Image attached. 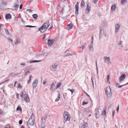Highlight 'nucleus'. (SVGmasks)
I'll list each match as a JSON object with an SVG mask.
<instances>
[{
	"label": "nucleus",
	"mask_w": 128,
	"mask_h": 128,
	"mask_svg": "<svg viewBox=\"0 0 128 128\" xmlns=\"http://www.w3.org/2000/svg\"><path fill=\"white\" fill-rule=\"evenodd\" d=\"M26 11H29L30 12H32V10L31 9H28L26 10Z\"/></svg>",
	"instance_id": "obj_55"
},
{
	"label": "nucleus",
	"mask_w": 128,
	"mask_h": 128,
	"mask_svg": "<svg viewBox=\"0 0 128 128\" xmlns=\"http://www.w3.org/2000/svg\"><path fill=\"white\" fill-rule=\"evenodd\" d=\"M58 66V65L57 63H54L50 68L51 70L54 72L56 70Z\"/></svg>",
	"instance_id": "obj_6"
},
{
	"label": "nucleus",
	"mask_w": 128,
	"mask_h": 128,
	"mask_svg": "<svg viewBox=\"0 0 128 128\" xmlns=\"http://www.w3.org/2000/svg\"><path fill=\"white\" fill-rule=\"evenodd\" d=\"M26 26V27H31V28H34V27H35V26H29V25H27V26Z\"/></svg>",
	"instance_id": "obj_42"
},
{
	"label": "nucleus",
	"mask_w": 128,
	"mask_h": 128,
	"mask_svg": "<svg viewBox=\"0 0 128 128\" xmlns=\"http://www.w3.org/2000/svg\"><path fill=\"white\" fill-rule=\"evenodd\" d=\"M104 62L107 63L108 65H110L111 63L110 60V57H107L106 56H104L103 58Z\"/></svg>",
	"instance_id": "obj_5"
},
{
	"label": "nucleus",
	"mask_w": 128,
	"mask_h": 128,
	"mask_svg": "<svg viewBox=\"0 0 128 128\" xmlns=\"http://www.w3.org/2000/svg\"><path fill=\"white\" fill-rule=\"evenodd\" d=\"M22 6H23L22 4H21L20 5V8H19L20 9H22Z\"/></svg>",
	"instance_id": "obj_49"
},
{
	"label": "nucleus",
	"mask_w": 128,
	"mask_h": 128,
	"mask_svg": "<svg viewBox=\"0 0 128 128\" xmlns=\"http://www.w3.org/2000/svg\"><path fill=\"white\" fill-rule=\"evenodd\" d=\"M34 116L32 114L28 120V124L30 126H33L34 125Z\"/></svg>",
	"instance_id": "obj_3"
},
{
	"label": "nucleus",
	"mask_w": 128,
	"mask_h": 128,
	"mask_svg": "<svg viewBox=\"0 0 128 128\" xmlns=\"http://www.w3.org/2000/svg\"><path fill=\"white\" fill-rule=\"evenodd\" d=\"M62 84L61 82H59L57 84L56 86V88L58 89L59 87H60L62 85Z\"/></svg>",
	"instance_id": "obj_26"
},
{
	"label": "nucleus",
	"mask_w": 128,
	"mask_h": 128,
	"mask_svg": "<svg viewBox=\"0 0 128 128\" xmlns=\"http://www.w3.org/2000/svg\"><path fill=\"white\" fill-rule=\"evenodd\" d=\"M20 64L21 65L25 66L26 65V64L24 62L22 63H20Z\"/></svg>",
	"instance_id": "obj_51"
},
{
	"label": "nucleus",
	"mask_w": 128,
	"mask_h": 128,
	"mask_svg": "<svg viewBox=\"0 0 128 128\" xmlns=\"http://www.w3.org/2000/svg\"><path fill=\"white\" fill-rule=\"evenodd\" d=\"M20 40L19 38H16V41L15 43V44H18L20 43Z\"/></svg>",
	"instance_id": "obj_18"
},
{
	"label": "nucleus",
	"mask_w": 128,
	"mask_h": 128,
	"mask_svg": "<svg viewBox=\"0 0 128 128\" xmlns=\"http://www.w3.org/2000/svg\"><path fill=\"white\" fill-rule=\"evenodd\" d=\"M31 81V80L29 79V80L27 82L28 83H30V82Z\"/></svg>",
	"instance_id": "obj_58"
},
{
	"label": "nucleus",
	"mask_w": 128,
	"mask_h": 128,
	"mask_svg": "<svg viewBox=\"0 0 128 128\" xmlns=\"http://www.w3.org/2000/svg\"><path fill=\"white\" fill-rule=\"evenodd\" d=\"M18 88H21L22 87V86L20 85L19 83H18L17 84Z\"/></svg>",
	"instance_id": "obj_33"
},
{
	"label": "nucleus",
	"mask_w": 128,
	"mask_h": 128,
	"mask_svg": "<svg viewBox=\"0 0 128 128\" xmlns=\"http://www.w3.org/2000/svg\"><path fill=\"white\" fill-rule=\"evenodd\" d=\"M46 80H44L43 81V84H45L46 83Z\"/></svg>",
	"instance_id": "obj_53"
},
{
	"label": "nucleus",
	"mask_w": 128,
	"mask_h": 128,
	"mask_svg": "<svg viewBox=\"0 0 128 128\" xmlns=\"http://www.w3.org/2000/svg\"><path fill=\"white\" fill-rule=\"evenodd\" d=\"M64 117L65 122L67 120H69L70 119V114L67 112H64Z\"/></svg>",
	"instance_id": "obj_4"
},
{
	"label": "nucleus",
	"mask_w": 128,
	"mask_h": 128,
	"mask_svg": "<svg viewBox=\"0 0 128 128\" xmlns=\"http://www.w3.org/2000/svg\"><path fill=\"white\" fill-rule=\"evenodd\" d=\"M32 77V76L31 75L30 76H29V79L31 80Z\"/></svg>",
	"instance_id": "obj_59"
},
{
	"label": "nucleus",
	"mask_w": 128,
	"mask_h": 128,
	"mask_svg": "<svg viewBox=\"0 0 128 128\" xmlns=\"http://www.w3.org/2000/svg\"><path fill=\"white\" fill-rule=\"evenodd\" d=\"M46 125L45 123L43 122H42L41 123V126L42 128H44L45 127Z\"/></svg>",
	"instance_id": "obj_24"
},
{
	"label": "nucleus",
	"mask_w": 128,
	"mask_h": 128,
	"mask_svg": "<svg viewBox=\"0 0 128 128\" xmlns=\"http://www.w3.org/2000/svg\"><path fill=\"white\" fill-rule=\"evenodd\" d=\"M115 113V111L114 110H113L112 111V116H114Z\"/></svg>",
	"instance_id": "obj_50"
},
{
	"label": "nucleus",
	"mask_w": 128,
	"mask_h": 128,
	"mask_svg": "<svg viewBox=\"0 0 128 128\" xmlns=\"http://www.w3.org/2000/svg\"><path fill=\"white\" fill-rule=\"evenodd\" d=\"M98 109L95 114L96 117V118H98L100 116L99 112V111H98Z\"/></svg>",
	"instance_id": "obj_17"
},
{
	"label": "nucleus",
	"mask_w": 128,
	"mask_h": 128,
	"mask_svg": "<svg viewBox=\"0 0 128 128\" xmlns=\"http://www.w3.org/2000/svg\"><path fill=\"white\" fill-rule=\"evenodd\" d=\"M81 6L82 8L84 7L85 5V3L84 1H82L81 2Z\"/></svg>",
	"instance_id": "obj_27"
},
{
	"label": "nucleus",
	"mask_w": 128,
	"mask_h": 128,
	"mask_svg": "<svg viewBox=\"0 0 128 128\" xmlns=\"http://www.w3.org/2000/svg\"><path fill=\"white\" fill-rule=\"evenodd\" d=\"M116 8V4H113L111 7V10L112 12L114 11Z\"/></svg>",
	"instance_id": "obj_13"
},
{
	"label": "nucleus",
	"mask_w": 128,
	"mask_h": 128,
	"mask_svg": "<svg viewBox=\"0 0 128 128\" xmlns=\"http://www.w3.org/2000/svg\"><path fill=\"white\" fill-rule=\"evenodd\" d=\"M30 73V72L28 71L24 75L25 76H27L28 74H29Z\"/></svg>",
	"instance_id": "obj_44"
},
{
	"label": "nucleus",
	"mask_w": 128,
	"mask_h": 128,
	"mask_svg": "<svg viewBox=\"0 0 128 128\" xmlns=\"http://www.w3.org/2000/svg\"><path fill=\"white\" fill-rule=\"evenodd\" d=\"M68 90L70 91L72 93V94L74 92V89L71 90L70 88L68 89Z\"/></svg>",
	"instance_id": "obj_34"
},
{
	"label": "nucleus",
	"mask_w": 128,
	"mask_h": 128,
	"mask_svg": "<svg viewBox=\"0 0 128 128\" xmlns=\"http://www.w3.org/2000/svg\"><path fill=\"white\" fill-rule=\"evenodd\" d=\"M98 1V0H93V2L94 3L96 4Z\"/></svg>",
	"instance_id": "obj_41"
},
{
	"label": "nucleus",
	"mask_w": 128,
	"mask_h": 128,
	"mask_svg": "<svg viewBox=\"0 0 128 128\" xmlns=\"http://www.w3.org/2000/svg\"><path fill=\"white\" fill-rule=\"evenodd\" d=\"M119 84H116V86L117 87H118L119 86Z\"/></svg>",
	"instance_id": "obj_60"
},
{
	"label": "nucleus",
	"mask_w": 128,
	"mask_h": 128,
	"mask_svg": "<svg viewBox=\"0 0 128 128\" xmlns=\"http://www.w3.org/2000/svg\"><path fill=\"white\" fill-rule=\"evenodd\" d=\"M17 110H19L22 111V109L20 106H18L17 108Z\"/></svg>",
	"instance_id": "obj_35"
},
{
	"label": "nucleus",
	"mask_w": 128,
	"mask_h": 128,
	"mask_svg": "<svg viewBox=\"0 0 128 128\" xmlns=\"http://www.w3.org/2000/svg\"><path fill=\"white\" fill-rule=\"evenodd\" d=\"M41 61V60H34V61L30 60V63H32L33 62H39Z\"/></svg>",
	"instance_id": "obj_29"
},
{
	"label": "nucleus",
	"mask_w": 128,
	"mask_h": 128,
	"mask_svg": "<svg viewBox=\"0 0 128 128\" xmlns=\"http://www.w3.org/2000/svg\"><path fill=\"white\" fill-rule=\"evenodd\" d=\"M8 41L9 42H10L11 43H12L13 41L12 39L10 38H8Z\"/></svg>",
	"instance_id": "obj_39"
},
{
	"label": "nucleus",
	"mask_w": 128,
	"mask_h": 128,
	"mask_svg": "<svg viewBox=\"0 0 128 128\" xmlns=\"http://www.w3.org/2000/svg\"><path fill=\"white\" fill-rule=\"evenodd\" d=\"M88 124L87 123H85L84 124L82 125V128H86L88 127Z\"/></svg>",
	"instance_id": "obj_21"
},
{
	"label": "nucleus",
	"mask_w": 128,
	"mask_h": 128,
	"mask_svg": "<svg viewBox=\"0 0 128 128\" xmlns=\"http://www.w3.org/2000/svg\"><path fill=\"white\" fill-rule=\"evenodd\" d=\"M102 34H103V32H102V30L101 29L100 30V38H101L102 36Z\"/></svg>",
	"instance_id": "obj_31"
},
{
	"label": "nucleus",
	"mask_w": 128,
	"mask_h": 128,
	"mask_svg": "<svg viewBox=\"0 0 128 128\" xmlns=\"http://www.w3.org/2000/svg\"><path fill=\"white\" fill-rule=\"evenodd\" d=\"M73 55L72 54H71L70 53H68L66 54V55H65V56H72Z\"/></svg>",
	"instance_id": "obj_38"
},
{
	"label": "nucleus",
	"mask_w": 128,
	"mask_h": 128,
	"mask_svg": "<svg viewBox=\"0 0 128 128\" xmlns=\"http://www.w3.org/2000/svg\"><path fill=\"white\" fill-rule=\"evenodd\" d=\"M11 15L10 14H6L5 16V18L7 20L11 19Z\"/></svg>",
	"instance_id": "obj_15"
},
{
	"label": "nucleus",
	"mask_w": 128,
	"mask_h": 128,
	"mask_svg": "<svg viewBox=\"0 0 128 128\" xmlns=\"http://www.w3.org/2000/svg\"><path fill=\"white\" fill-rule=\"evenodd\" d=\"M126 0H121V3L122 5L124 4L125 2H126Z\"/></svg>",
	"instance_id": "obj_28"
},
{
	"label": "nucleus",
	"mask_w": 128,
	"mask_h": 128,
	"mask_svg": "<svg viewBox=\"0 0 128 128\" xmlns=\"http://www.w3.org/2000/svg\"><path fill=\"white\" fill-rule=\"evenodd\" d=\"M32 17L34 18H37L38 16L36 14H34L32 15Z\"/></svg>",
	"instance_id": "obj_32"
},
{
	"label": "nucleus",
	"mask_w": 128,
	"mask_h": 128,
	"mask_svg": "<svg viewBox=\"0 0 128 128\" xmlns=\"http://www.w3.org/2000/svg\"><path fill=\"white\" fill-rule=\"evenodd\" d=\"M84 113L85 114H88L87 116H91V108H89L86 109V110L84 111Z\"/></svg>",
	"instance_id": "obj_7"
},
{
	"label": "nucleus",
	"mask_w": 128,
	"mask_h": 128,
	"mask_svg": "<svg viewBox=\"0 0 128 128\" xmlns=\"http://www.w3.org/2000/svg\"><path fill=\"white\" fill-rule=\"evenodd\" d=\"M23 96V92L22 91L20 92V96L22 98Z\"/></svg>",
	"instance_id": "obj_37"
},
{
	"label": "nucleus",
	"mask_w": 128,
	"mask_h": 128,
	"mask_svg": "<svg viewBox=\"0 0 128 128\" xmlns=\"http://www.w3.org/2000/svg\"><path fill=\"white\" fill-rule=\"evenodd\" d=\"M52 25H51L50 26V29H52Z\"/></svg>",
	"instance_id": "obj_63"
},
{
	"label": "nucleus",
	"mask_w": 128,
	"mask_h": 128,
	"mask_svg": "<svg viewBox=\"0 0 128 128\" xmlns=\"http://www.w3.org/2000/svg\"><path fill=\"white\" fill-rule=\"evenodd\" d=\"M8 81V80H6L5 81H4L3 82H1V83H0V85L1 84L4 83L5 82H6Z\"/></svg>",
	"instance_id": "obj_46"
},
{
	"label": "nucleus",
	"mask_w": 128,
	"mask_h": 128,
	"mask_svg": "<svg viewBox=\"0 0 128 128\" xmlns=\"http://www.w3.org/2000/svg\"><path fill=\"white\" fill-rule=\"evenodd\" d=\"M119 105H118L117 106V107L116 108V110L117 112H118V111L119 110Z\"/></svg>",
	"instance_id": "obj_47"
},
{
	"label": "nucleus",
	"mask_w": 128,
	"mask_h": 128,
	"mask_svg": "<svg viewBox=\"0 0 128 128\" xmlns=\"http://www.w3.org/2000/svg\"><path fill=\"white\" fill-rule=\"evenodd\" d=\"M2 113V110H0V114H1Z\"/></svg>",
	"instance_id": "obj_64"
},
{
	"label": "nucleus",
	"mask_w": 128,
	"mask_h": 128,
	"mask_svg": "<svg viewBox=\"0 0 128 128\" xmlns=\"http://www.w3.org/2000/svg\"><path fill=\"white\" fill-rule=\"evenodd\" d=\"M126 78V75L124 74H122L120 77V81L124 80Z\"/></svg>",
	"instance_id": "obj_14"
},
{
	"label": "nucleus",
	"mask_w": 128,
	"mask_h": 128,
	"mask_svg": "<svg viewBox=\"0 0 128 128\" xmlns=\"http://www.w3.org/2000/svg\"><path fill=\"white\" fill-rule=\"evenodd\" d=\"M88 102H83L82 104V105H84L86 104H88Z\"/></svg>",
	"instance_id": "obj_45"
},
{
	"label": "nucleus",
	"mask_w": 128,
	"mask_h": 128,
	"mask_svg": "<svg viewBox=\"0 0 128 128\" xmlns=\"http://www.w3.org/2000/svg\"><path fill=\"white\" fill-rule=\"evenodd\" d=\"M22 120H20L19 121V124H22Z\"/></svg>",
	"instance_id": "obj_52"
},
{
	"label": "nucleus",
	"mask_w": 128,
	"mask_h": 128,
	"mask_svg": "<svg viewBox=\"0 0 128 128\" xmlns=\"http://www.w3.org/2000/svg\"><path fill=\"white\" fill-rule=\"evenodd\" d=\"M79 4L78 2H77L75 6L76 10L75 13L76 15H78V9H79Z\"/></svg>",
	"instance_id": "obj_10"
},
{
	"label": "nucleus",
	"mask_w": 128,
	"mask_h": 128,
	"mask_svg": "<svg viewBox=\"0 0 128 128\" xmlns=\"http://www.w3.org/2000/svg\"><path fill=\"white\" fill-rule=\"evenodd\" d=\"M47 115L46 114H45L44 115V119L45 120L47 118Z\"/></svg>",
	"instance_id": "obj_36"
},
{
	"label": "nucleus",
	"mask_w": 128,
	"mask_h": 128,
	"mask_svg": "<svg viewBox=\"0 0 128 128\" xmlns=\"http://www.w3.org/2000/svg\"><path fill=\"white\" fill-rule=\"evenodd\" d=\"M18 7L19 5L17 4L15 5L14 6H13L14 8L16 10H17Z\"/></svg>",
	"instance_id": "obj_25"
},
{
	"label": "nucleus",
	"mask_w": 128,
	"mask_h": 128,
	"mask_svg": "<svg viewBox=\"0 0 128 128\" xmlns=\"http://www.w3.org/2000/svg\"><path fill=\"white\" fill-rule=\"evenodd\" d=\"M73 25L72 24H70L68 25L67 29L68 30H69L70 29H71Z\"/></svg>",
	"instance_id": "obj_19"
},
{
	"label": "nucleus",
	"mask_w": 128,
	"mask_h": 128,
	"mask_svg": "<svg viewBox=\"0 0 128 128\" xmlns=\"http://www.w3.org/2000/svg\"><path fill=\"white\" fill-rule=\"evenodd\" d=\"M38 80L37 78L34 79L32 85L33 88H36V87L38 84Z\"/></svg>",
	"instance_id": "obj_8"
},
{
	"label": "nucleus",
	"mask_w": 128,
	"mask_h": 128,
	"mask_svg": "<svg viewBox=\"0 0 128 128\" xmlns=\"http://www.w3.org/2000/svg\"><path fill=\"white\" fill-rule=\"evenodd\" d=\"M91 80H92V84H93V86H94V82H93V80L92 78H91Z\"/></svg>",
	"instance_id": "obj_56"
},
{
	"label": "nucleus",
	"mask_w": 128,
	"mask_h": 128,
	"mask_svg": "<svg viewBox=\"0 0 128 128\" xmlns=\"http://www.w3.org/2000/svg\"><path fill=\"white\" fill-rule=\"evenodd\" d=\"M50 25L49 21H47L38 30L41 32H44L47 29Z\"/></svg>",
	"instance_id": "obj_1"
},
{
	"label": "nucleus",
	"mask_w": 128,
	"mask_h": 128,
	"mask_svg": "<svg viewBox=\"0 0 128 128\" xmlns=\"http://www.w3.org/2000/svg\"><path fill=\"white\" fill-rule=\"evenodd\" d=\"M58 96L56 99L55 100L56 102H57L59 101L60 98V95L59 91L58 92Z\"/></svg>",
	"instance_id": "obj_20"
},
{
	"label": "nucleus",
	"mask_w": 128,
	"mask_h": 128,
	"mask_svg": "<svg viewBox=\"0 0 128 128\" xmlns=\"http://www.w3.org/2000/svg\"><path fill=\"white\" fill-rule=\"evenodd\" d=\"M115 32L116 33L118 32L120 28V25L118 24H116L115 25Z\"/></svg>",
	"instance_id": "obj_11"
},
{
	"label": "nucleus",
	"mask_w": 128,
	"mask_h": 128,
	"mask_svg": "<svg viewBox=\"0 0 128 128\" xmlns=\"http://www.w3.org/2000/svg\"><path fill=\"white\" fill-rule=\"evenodd\" d=\"M55 86V85L54 82H53L52 83V84L50 87V90H53V89L54 88Z\"/></svg>",
	"instance_id": "obj_22"
},
{
	"label": "nucleus",
	"mask_w": 128,
	"mask_h": 128,
	"mask_svg": "<svg viewBox=\"0 0 128 128\" xmlns=\"http://www.w3.org/2000/svg\"><path fill=\"white\" fill-rule=\"evenodd\" d=\"M97 73L98 74V66H97Z\"/></svg>",
	"instance_id": "obj_57"
},
{
	"label": "nucleus",
	"mask_w": 128,
	"mask_h": 128,
	"mask_svg": "<svg viewBox=\"0 0 128 128\" xmlns=\"http://www.w3.org/2000/svg\"><path fill=\"white\" fill-rule=\"evenodd\" d=\"M84 46L82 45V46H81L80 47V48H82V49L83 50L84 48Z\"/></svg>",
	"instance_id": "obj_54"
},
{
	"label": "nucleus",
	"mask_w": 128,
	"mask_h": 128,
	"mask_svg": "<svg viewBox=\"0 0 128 128\" xmlns=\"http://www.w3.org/2000/svg\"><path fill=\"white\" fill-rule=\"evenodd\" d=\"M105 91L107 96L109 98H110L112 96V92L111 89L110 87H107L105 89Z\"/></svg>",
	"instance_id": "obj_2"
},
{
	"label": "nucleus",
	"mask_w": 128,
	"mask_h": 128,
	"mask_svg": "<svg viewBox=\"0 0 128 128\" xmlns=\"http://www.w3.org/2000/svg\"><path fill=\"white\" fill-rule=\"evenodd\" d=\"M24 98L25 101L26 102H29L30 101V98L27 94H24Z\"/></svg>",
	"instance_id": "obj_9"
},
{
	"label": "nucleus",
	"mask_w": 128,
	"mask_h": 128,
	"mask_svg": "<svg viewBox=\"0 0 128 128\" xmlns=\"http://www.w3.org/2000/svg\"><path fill=\"white\" fill-rule=\"evenodd\" d=\"M54 40H50L49 39L48 41V45L50 46H52L53 43L54 42Z\"/></svg>",
	"instance_id": "obj_12"
},
{
	"label": "nucleus",
	"mask_w": 128,
	"mask_h": 128,
	"mask_svg": "<svg viewBox=\"0 0 128 128\" xmlns=\"http://www.w3.org/2000/svg\"><path fill=\"white\" fill-rule=\"evenodd\" d=\"M90 7L89 6L88 4L87 5V8L86 10V12H88V13H89L90 11Z\"/></svg>",
	"instance_id": "obj_16"
},
{
	"label": "nucleus",
	"mask_w": 128,
	"mask_h": 128,
	"mask_svg": "<svg viewBox=\"0 0 128 128\" xmlns=\"http://www.w3.org/2000/svg\"><path fill=\"white\" fill-rule=\"evenodd\" d=\"M126 84H124V85H121V86H119L118 88H121L122 86H125V85H126Z\"/></svg>",
	"instance_id": "obj_48"
},
{
	"label": "nucleus",
	"mask_w": 128,
	"mask_h": 128,
	"mask_svg": "<svg viewBox=\"0 0 128 128\" xmlns=\"http://www.w3.org/2000/svg\"><path fill=\"white\" fill-rule=\"evenodd\" d=\"M122 41H120L119 42H118V45H121L122 44Z\"/></svg>",
	"instance_id": "obj_43"
},
{
	"label": "nucleus",
	"mask_w": 128,
	"mask_h": 128,
	"mask_svg": "<svg viewBox=\"0 0 128 128\" xmlns=\"http://www.w3.org/2000/svg\"><path fill=\"white\" fill-rule=\"evenodd\" d=\"M89 50L91 51H93L94 50V48L93 45H90L89 46Z\"/></svg>",
	"instance_id": "obj_23"
},
{
	"label": "nucleus",
	"mask_w": 128,
	"mask_h": 128,
	"mask_svg": "<svg viewBox=\"0 0 128 128\" xmlns=\"http://www.w3.org/2000/svg\"><path fill=\"white\" fill-rule=\"evenodd\" d=\"M106 110H104L102 112V115H105L106 114Z\"/></svg>",
	"instance_id": "obj_40"
},
{
	"label": "nucleus",
	"mask_w": 128,
	"mask_h": 128,
	"mask_svg": "<svg viewBox=\"0 0 128 128\" xmlns=\"http://www.w3.org/2000/svg\"><path fill=\"white\" fill-rule=\"evenodd\" d=\"M109 79H108V78H107V82H108L109 83V84L110 83V82H109Z\"/></svg>",
	"instance_id": "obj_61"
},
{
	"label": "nucleus",
	"mask_w": 128,
	"mask_h": 128,
	"mask_svg": "<svg viewBox=\"0 0 128 128\" xmlns=\"http://www.w3.org/2000/svg\"><path fill=\"white\" fill-rule=\"evenodd\" d=\"M110 76L109 75H108L107 76V78L110 79Z\"/></svg>",
	"instance_id": "obj_62"
},
{
	"label": "nucleus",
	"mask_w": 128,
	"mask_h": 128,
	"mask_svg": "<svg viewBox=\"0 0 128 128\" xmlns=\"http://www.w3.org/2000/svg\"><path fill=\"white\" fill-rule=\"evenodd\" d=\"M5 32L8 36L10 35L7 29L5 28L4 30Z\"/></svg>",
	"instance_id": "obj_30"
}]
</instances>
